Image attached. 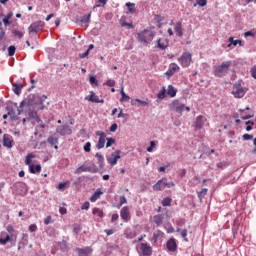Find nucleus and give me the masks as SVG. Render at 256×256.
<instances>
[{"label":"nucleus","mask_w":256,"mask_h":256,"mask_svg":"<svg viewBox=\"0 0 256 256\" xmlns=\"http://www.w3.org/2000/svg\"><path fill=\"white\" fill-rule=\"evenodd\" d=\"M138 43H143L144 45H149L153 39H155V32L152 30L144 29L141 32L135 34Z\"/></svg>","instance_id":"nucleus-1"},{"label":"nucleus","mask_w":256,"mask_h":256,"mask_svg":"<svg viewBox=\"0 0 256 256\" xmlns=\"http://www.w3.org/2000/svg\"><path fill=\"white\" fill-rule=\"evenodd\" d=\"M231 65H233V62L226 61V62H223L221 65L216 66L214 68L215 77H225V75L229 73V69L231 68Z\"/></svg>","instance_id":"nucleus-2"},{"label":"nucleus","mask_w":256,"mask_h":256,"mask_svg":"<svg viewBox=\"0 0 256 256\" xmlns=\"http://www.w3.org/2000/svg\"><path fill=\"white\" fill-rule=\"evenodd\" d=\"M13 195H19L20 197H25L27 195L29 189L27 188V184L23 182H16L11 187Z\"/></svg>","instance_id":"nucleus-3"},{"label":"nucleus","mask_w":256,"mask_h":256,"mask_svg":"<svg viewBox=\"0 0 256 256\" xmlns=\"http://www.w3.org/2000/svg\"><path fill=\"white\" fill-rule=\"evenodd\" d=\"M245 93H247V88H243V86H241V80L237 81L233 85L232 95H234L236 99H243V97H245Z\"/></svg>","instance_id":"nucleus-4"},{"label":"nucleus","mask_w":256,"mask_h":256,"mask_svg":"<svg viewBox=\"0 0 256 256\" xmlns=\"http://www.w3.org/2000/svg\"><path fill=\"white\" fill-rule=\"evenodd\" d=\"M35 105H37V96L35 94H29L24 100L20 103V109L23 107H29V109H35Z\"/></svg>","instance_id":"nucleus-5"},{"label":"nucleus","mask_w":256,"mask_h":256,"mask_svg":"<svg viewBox=\"0 0 256 256\" xmlns=\"http://www.w3.org/2000/svg\"><path fill=\"white\" fill-rule=\"evenodd\" d=\"M17 241V236L15 234H9L5 231L0 233V245H5L6 243H11Z\"/></svg>","instance_id":"nucleus-6"},{"label":"nucleus","mask_w":256,"mask_h":256,"mask_svg":"<svg viewBox=\"0 0 256 256\" xmlns=\"http://www.w3.org/2000/svg\"><path fill=\"white\" fill-rule=\"evenodd\" d=\"M172 109L176 111V113H183V111H191V108L185 106V104L181 103L179 100H174L172 102Z\"/></svg>","instance_id":"nucleus-7"},{"label":"nucleus","mask_w":256,"mask_h":256,"mask_svg":"<svg viewBox=\"0 0 256 256\" xmlns=\"http://www.w3.org/2000/svg\"><path fill=\"white\" fill-rule=\"evenodd\" d=\"M43 27H45V22L37 21L29 26L28 31L29 33H39V31H43Z\"/></svg>","instance_id":"nucleus-8"},{"label":"nucleus","mask_w":256,"mask_h":256,"mask_svg":"<svg viewBox=\"0 0 256 256\" xmlns=\"http://www.w3.org/2000/svg\"><path fill=\"white\" fill-rule=\"evenodd\" d=\"M15 107V109H13V107L11 106L6 107V111L8 112L10 119H12L13 121H15L17 117L21 115V110L19 109V107H17V104H15Z\"/></svg>","instance_id":"nucleus-9"},{"label":"nucleus","mask_w":256,"mask_h":256,"mask_svg":"<svg viewBox=\"0 0 256 256\" xmlns=\"http://www.w3.org/2000/svg\"><path fill=\"white\" fill-rule=\"evenodd\" d=\"M178 61L182 65V67H189V65H191V53H183L182 56L178 59Z\"/></svg>","instance_id":"nucleus-10"},{"label":"nucleus","mask_w":256,"mask_h":256,"mask_svg":"<svg viewBox=\"0 0 256 256\" xmlns=\"http://www.w3.org/2000/svg\"><path fill=\"white\" fill-rule=\"evenodd\" d=\"M115 154H112L111 157L108 158V163L111 165V167L115 166L117 161H119V159H121V150H116Z\"/></svg>","instance_id":"nucleus-11"},{"label":"nucleus","mask_w":256,"mask_h":256,"mask_svg":"<svg viewBox=\"0 0 256 256\" xmlns=\"http://www.w3.org/2000/svg\"><path fill=\"white\" fill-rule=\"evenodd\" d=\"M140 249L143 256H150L153 254V248L147 245V243H141Z\"/></svg>","instance_id":"nucleus-12"},{"label":"nucleus","mask_w":256,"mask_h":256,"mask_svg":"<svg viewBox=\"0 0 256 256\" xmlns=\"http://www.w3.org/2000/svg\"><path fill=\"white\" fill-rule=\"evenodd\" d=\"M165 187H167V178H162L161 180H159V181L153 186V190H154V191H163V189H165Z\"/></svg>","instance_id":"nucleus-13"},{"label":"nucleus","mask_w":256,"mask_h":256,"mask_svg":"<svg viewBox=\"0 0 256 256\" xmlns=\"http://www.w3.org/2000/svg\"><path fill=\"white\" fill-rule=\"evenodd\" d=\"M86 101L91 103H105V100L99 99V96L95 95V92L91 91L89 96L85 97Z\"/></svg>","instance_id":"nucleus-14"},{"label":"nucleus","mask_w":256,"mask_h":256,"mask_svg":"<svg viewBox=\"0 0 256 256\" xmlns=\"http://www.w3.org/2000/svg\"><path fill=\"white\" fill-rule=\"evenodd\" d=\"M157 49H160L161 51H165L169 47V40L167 38H160L157 40Z\"/></svg>","instance_id":"nucleus-15"},{"label":"nucleus","mask_w":256,"mask_h":256,"mask_svg":"<svg viewBox=\"0 0 256 256\" xmlns=\"http://www.w3.org/2000/svg\"><path fill=\"white\" fill-rule=\"evenodd\" d=\"M166 247L168 251L175 253V251H177V242L175 241V238H170L166 243Z\"/></svg>","instance_id":"nucleus-16"},{"label":"nucleus","mask_w":256,"mask_h":256,"mask_svg":"<svg viewBox=\"0 0 256 256\" xmlns=\"http://www.w3.org/2000/svg\"><path fill=\"white\" fill-rule=\"evenodd\" d=\"M56 132L59 133V135H71L73 131L71 130V127L69 126H62L56 129Z\"/></svg>","instance_id":"nucleus-17"},{"label":"nucleus","mask_w":256,"mask_h":256,"mask_svg":"<svg viewBox=\"0 0 256 256\" xmlns=\"http://www.w3.org/2000/svg\"><path fill=\"white\" fill-rule=\"evenodd\" d=\"M97 173V169H91V167H87L85 165H82L80 167H78L75 171L76 174H79V173Z\"/></svg>","instance_id":"nucleus-18"},{"label":"nucleus","mask_w":256,"mask_h":256,"mask_svg":"<svg viewBox=\"0 0 256 256\" xmlns=\"http://www.w3.org/2000/svg\"><path fill=\"white\" fill-rule=\"evenodd\" d=\"M3 146L11 149L13 147V139H11V135L4 134L3 136Z\"/></svg>","instance_id":"nucleus-19"},{"label":"nucleus","mask_w":256,"mask_h":256,"mask_svg":"<svg viewBox=\"0 0 256 256\" xmlns=\"http://www.w3.org/2000/svg\"><path fill=\"white\" fill-rule=\"evenodd\" d=\"M177 71H179V66L175 63L170 64L169 69L166 72V75L168 77H173V75H175V73H177Z\"/></svg>","instance_id":"nucleus-20"},{"label":"nucleus","mask_w":256,"mask_h":256,"mask_svg":"<svg viewBox=\"0 0 256 256\" xmlns=\"http://www.w3.org/2000/svg\"><path fill=\"white\" fill-rule=\"evenodd\" d=\"M131 105H134L136 107H147L149 105V102L140 99H132Z\"/></svg>","instance_id":"nucleus-21"},{"label":"nucleus","mask_w":256,"mask_h":256,"mask_svg":"<svg viewBox=\"0 0 256 256\" xmlns=\"http://www.w3.org/2000/svg\"><path fill=\"white\" fill-rule=\"evenodd\" d=\"M77 252L79 256H89L91 255V253H93V249H91L90 247L78 248Z\"/></svg>","instance_id":"nucleus-22"},{"label":"nucleus","mask_w":256,"mask_h":256,"mask_svg":"<svg viewBox=\"0 0 256 256\" xmlns=\"http://www.w3.org/2000/svg\"><path fill=\"white\" fill-rule=\"evenodd\" d=\"M120 217L123 221H129V206L123 207L120 211Z\"/></svg>","instance_id":"nucleus-23"},{"label":"nucleus","mask_w":256,"mask_h":256,"mask_svg":"<svg viewBox=\"0 0 256 256\" xmlns=\"http://www.w3.org/2000/svg\"><path fill=\"white\" fill-rule=\"evenodd\" d=\"M205 121H207V119L205 117L198 116L196 119V123H195L196 129H202L203 126L205 125Z\"/></svg>","instance_id":"nucleus-24"},{"label":"nucleus","mask_w":256,"mask_h":256,"mask_svg":"<svg viewBox=\"0 0 256 256\" xmlns=\"http://www.w3.org/2000/svg\"><path fill=\"white\" fill-rule=\"evenodd\" d=\"M28 116L30 119L36 121V123H41V118H39L37 115V111L31 110V108H29Z\"/></svg>","instance_id":"nucleus-25"},{"label":"nucleus","mask_w":256,"mask_h":256,"mask_svg":"<svg viewBox=\"0 0 256 256\" xmlns=\"http://www.w3.org/2000/svg\"><path fill=\"white\" fill-rule=\"evenodd\" d=\"M163 235H165V233H163L161 230L154 232L153 237L151 239V243L153 244L157 243V241H159V239H161Z\"/></svg>","instance_id":"nucleus-26"},{"label":"nucleus","mask_w":256,"mask_h":256,"mask_svg":"<svg viewBox=\"0 0 256 256\" xmlns=\"http://www.w3.org/2000/svg\"><path fill=\"white\" fill-rule=\"evenodd\" d=\"M103 195V191H101V188H98L95 193L90 197L91 203H95L97 199H100V197Z\"/></svg>","instance_id":"nucleus-27"},{"label":"nucleus","mask_w":256,"mask_h":256,"mask_svg":"<svg viewBox=\"0 0 256 256\" xmlns=\"http://www.w3.org/2000/svg\"><path fill=\"white\" fill-rule=\"evenodd\" d=\"M95 157L98 160V165L100 167V169H103L104 165H105V157L102 156L101 153L97 152Z\"/></svg>","instance_id":"nucleus-28"},{"label":"nucleus","mask_w":256,"mask_h":256,"mask_svg":"<svg viewBox=\"0 0 256 256\" xmlns=\"http://www.w3.org/2000/svg\"><path fill=\"white\" fill-rule=\"evenodd\" d=\"M174 31L178 37H183V27L181 25V22L176 23Z\"/></svg>","instance_id":"nucleus-29"},{"label":"nucleus","mask_w":256,"mask_h":256,"mask_svg":"<svg viewBox=\"0 0 256 256\" xmlns=\"http://www.w3.org/2000/svg\"><path fill=\"white\" fill-rule=\"evenodd\" d=\"M30 173H32L33 175L37 174V173H41V165H30L29 168Z\"/></svg>","instance_id":"nucleus-30"},{"label":"nucleus","mask_w":256,"mask_h":256,"mask_svg":"<svg viewBox=\"0 0 256 256\" xmlns=\"http://www.w3.org/2000/svg\"><path fill=\"white\" fill-rule=\"evenodd\" d=\"M47 141L50 145H54V149H59V146H57V143H59V138L50 136L48 137Z\"/></svg>","instance_id":"nucleus-31"},{"label":"nucleus","mask_w":256,"mask_h":256,"mask_svg":"<svg viewBox=\"0 0 256 256\" xmlns=\"http://www.w3.org/2000/svg\"><path fill=\"white\" fill-rule=\"evenodd\" d=\"M13 92L15 95H21V91L23 90V84H13Z\"/></svg>","instance_id":"nucleus-32"},{"label":"nucleus","mask_w":256,"mask_h":256,"mask_svg":"<svg viewBox=\"0 0 256 256\" xmlns=\"http://www.w3.org/2000/svg\"><path fill=\"white\" fill-rule=\"evenodd\" d=\"M153 223L157 225V227L163 225V216L162 215H155L153 217Z\"/></svg>","instance_id":"nucleus-33"},{"label":"nucleus","mask_w":256,"mask_h":256,"mask_svg":"<svg viewBox=\"0 0 256 256\" xmlns=\"http://www.w3.org/2000/svg\"><path fill=\"white\" fill-rule=\"evenodd\" d=\"M167 95H169V97H175L177 95V89H175L173 85H169L167 90Z\"/></svg>","instance_id":"nucleus-34"},{"label":"nucleus","mask_w":256,"mask_h":256,"mask_svg":"<svg viewBox=\"0 0 256 256\" xmlns=\"http://www.w3.org/2000/svg\"><path fill=\"white\" fill-rule=\"evenodd\" d=\"M32 159H35V155H33V153H29L27 156H26V159H25V163L26 165L29 166V169L31 168V165H34L32 163Z\"/></svg>","instance_id":"nucleus-35"},{"label":"nucleus","mask_w":256,"mask_h":256,"mask_svg":"<svg viewBox=\"0 0 256 256\" xmlns=\"http://www.w3.org/2000/svg\"><path fill=\"white\" fill-rule=\"evenodd\" d=\"M29 244V234H22V239L20 241V245H23V247L27 246Z\"/></svg>","instance_id":"nucleus-36"},{"label":"nucleus","mask_w":256,"mask_h":256,"mask_svg":"<svg viewBox=\"0 0 256 256\" xmlns=\"http://www.w3.org/2000/svg\"><path fill=\"white\" fill-rule=\"evenodd\" d=\"M229 44L227 45V47H231V45H233L234 47H237V45H241V40H234L233 37H230L228 39Z\"/></svg>","instance_id":"nucleus-37"},{"label":"nucleus","mask_w":256,"mask_h":256,"mask_svg":"<svg viewBox=\"0 0 256 256\" xmlns=\"http://www.w3.org/2000/svg\"><path fill=\"white\" fill-rule=\"evenodd\" d=\"M46 100H47V96H45V95H42L41 97L36 96L37 103H39L41 105L39 107V109H44L43 102L46 101Z\"/></svg>","instance_id":"nucleus-38"},{"label":"nucleus","mask_w":256,"mask_h":256,"mask_svg":"<svg viewBox=\"0 0 256 256\" xmlns=\"http://www.w3.org/2000/svg\"><path fill=\"white\" fill-rule=\"evenodd\" d=\"M120 94L122 95L120 101L123 102V101H129V99H131V97H129V95H126L125 94V91H124V87L122 86L121 87V90H120Z\"/></svg>","instance_id":"nucleus-39"},{"label":"nucleus","mask_w":256,"mask_h":256,"mask_svg":"<svg viewBox=\"0 0 256 256\" xmlns=\"http://www.w3.org/2000/svg\"><path fill=\"white\" fill-rule=\"evenodd\" d=\"M126 7L129 11V13H131L132 15H133V13H135V11H136L135 3L128 2V3H126Z\"/></svg>","instance_id":"nucleus-40"},{"label":"nucleus","mask_w":256,"mask_h":256,"mask_svg":"<svg viewBox=\"0 0 256 256\" xmlns=\"http://www.w3.org/2000/svg\"><path fill=\"white\" fill-rule=\"evenodd\" d=\"M105 139L106 137L99 138L98 143L96 144L97 149H103V147H105Z\"/></svg>","instance_id":"nucleus-41"},{"label":"nucleus","mask_w":256,"mask_h":256,"mask_svg":"<svg viewBox=\"0 0 256 256\" xmlns=\"http://www.w3.org/2000/svg\"><path fill=\"white\" fill-rule=\"evenodd\" d=\"M12 34L14 35V37H17V39H23V36L25 35V33L19 30H13Z\"/></svg>","instance_id":"nucleus-42"},{"label":"nucleus","mask_w":256,"mask_h":256,"mask_svg":"<svg viewBox=\"0 0 256 256\" xmlns=\"http://www.w3.org/2000/svg\"><path fill=\"white\" fill-rule=\"evenodd\" d=\"M80 21L81 23H89L91 21V13L82 16Z\"/></svg>","instance_id":"nucleus-43"},{"label":"nucleus","mask_w":256,"mask_h":256,"mask_svg":"<svg viewBox=\"0 0 256 256\" xmlns=\"http://www.w3.org/2000/svg\"><path fill=\"white\" fill-rule=\"evenodd\" d=\"M167 90L165 89V87H162L161 91L158 93L157 97L158 99H165Z\"/></svg>","instance_id":"nucleus-44"},{"label":"nucleus","mask_w":256,"mask_h":256,"mask_svg":"<svg viewBox=\"0 0 256 256\" xmlns=\"http://www.w3.org/2000/svg\"><path fill=\"white\" fill-rule=\"evenodd\" d=\"M92 213L93 215H97V217H103V210L99 208H94Z\"/></svg>","instance_id":"nucleus-45"},{"label":"nucleus","mask_w":256,"mask_h":256,"mask_svg":"<svg viewBox=\"0 0 256 256\" xmlns=\"http://www.w3.org/2000/svg\"><path fill=\"white\" fill-rule=\"evenodd\" d=\"M162 205L163 207H169V205H171V198L169 197L164 198L162 201Z\"/></svg>","instance_id":"nucleus-46"},{"label":"nucleus","mask_w":256,"mask_h":256,"mask_svg":"<svg viewBox=\"0 0 256 256\" xmlns=\"http://www.w3.org/2000/svg\"><path fill=\"white\" fill-rule=\"evenodd\" d=\"M106 147L107 149H109V147H111V145H114L115 143V139L114 138H106Z\"/></svg>","instance_id":"nucleus-47"},{"label":"nucleus","mask_w":256,"mask_h":256,"mask_svg":"<svg viewBox=\"0 0 256 256\" xmlns=\"http://www.w3.org/2000/svg\"><path fill=\"white\" fill-rule=\"evenodd\" d=\"M15 51H16L15 46L8 47V55H9V57H13V55H15Z\"/></svg>","instance_id":"nucleus-48"},{"label":"nucleus","mask_w":256,"mask_h":256,"mask_svg":"<svg viewBox=\"0 0 256 256\" xmlns=\"http://www.w3.org/2000/svg\"><path fill=\"white\" fill-rule=\"evenodd\" d=\"M6 231H7V233H8L9 235H15V229L13 228L12 225H8V226L6 227Z\"/></svg>","instance_id":"nucleus-49"},{"label":"nucleus","mask_w":256,"mask_h":256,"mask_svg":"<svg viewBox=\"0 0 256 256\" xmlns=\"http://www.w3.org/2000/svg\"><path fill=\"white\" fill-rule=\"evenodd\" d=\"M207 191V188H203L200 192H198L199 199H201V197H205V195H207Z\"/></svg>","instance_id":"nucleus-50"},{"label":"nucleus","mask_w":256,"mask_h":256,"mask_svg":"<svg viewBox=\"0 0 256 256\" xmlns=\"http://www.w3.org/2000/svg\"><path fill=\"white\" fill-rule=\"evenodd\" d=\"M73 229H74V233H76V235H78V233H81V225L74 224Z\"/></svg>","instance_id":"nucleus-51"},{"label":"nucleus","mask_w":256,"mask_h":256,"mask_svg":"<svg viewBox=\"0 0 256 256\" xmlns=\"http://www.w3.org/2000/svg\"><path fill=\"white\" fill-rule=\"evenodd\" d=\"M104 85H107V87H115V80L109 79Z\"/></svg>","instance_id":"nucleus-52"},{"label":"nucleus","mask_w":256,"mask_h":256,"mask_svg":"<svg viewBox=\"0 0 256 256\" xmlns=\"http://www.w3.org/2000/svg\"><path fill=\"white\" fill-rule=\"evenodd\" d=\"M84 151L86 153H90L91 152V142H87L85 145H84Z\"/></svg>","instance_id":"nucleus-53"},{"label":"nucleus","mask_w":256,"mask_h":256,"mask_svg":"<svg viewBox=\"0 0 256 256\" xmlns=\"http://www.w3.org/2000/svg\"><path fill=\"white\" fill-rule=\"evenodd\" d=\"M176 225H178V227H183V225H185V219L180 218L176 221Z\"/></svg>","instance_id":"nucleus-54"},{"label":"nucleus","mask_w":256,"mask_h":256,"mask_svg":"<svg viewBox=\"0 0 256 256\" xmlns=\"http://www.w3.org/2000/svg\"><path fill=\"white\" fill-rule=\"evenodd\" d=\"M95 135H97L98 137H100L99 139H102L104 137H107V134H105V132L102 131H96Z\"/></svg>","instance_id":"nucleus-55"},{"label":"nucleus","mask_w":256,"mask_h":256,"mask_svg":"<svg viewBox=\"0 0 256 256\" xmlns=\"http://www.w3.org/2000/svg\"><path fill=\"white\" fill-rule=\"evenodd\" d=\"M155 141H151L150 142V146L147 148L148 153H152L153 152V147H155Z\"/></svg>","instance_id":"nucleus-56"},{"label":"nucleus","mask_w":256,"mask_h":256,"mask_svg":"<svg viewBox=\"0 0 256 256\" xmlns=\"http://www.w3.org/2000/svg\"><path fill=\"white\" fill-rule=\"evenodd\" d=\"M242 137L244 141H251L253 139V135L251 134H244Z\"/></svg>","instance_id":"nucleus-57"},{"label":"nucleus","mask_w":256,"mask_h":256,"mask_svg":"<svg viewBox=\"0 0 256 256\" xmlns=\"http://www.w3.org/2000/svg\"><path fill=\"white\" fill-rule=\"evenodd\" d=\"M2 21L5 25V27H9V25H11V21L9 20V18H6V16H4Z\"/></svg>","instance_id":"nucleus-58"},{"label":"nucleus","mask_w":256,"mask_h":256,"mask_svg":"<svg viewBox=\"0 0 256 256\" xmlns=\"http://www.w3.org/2000/svg\"><path fill=\"white\" fill-rule=\"evenodd\" d=\"M29 231H31V233H35V231H37V225L36 224H31L29 226Z\"/></svg>","instance_id":"nucleus-59"},{"label":"nucleus","mask_w":256,"mask_h":256,"mask_svg":"<svg viewBox=\"0 0 256 256\" xmlns=\"http://www.w3.org/2000/svg\"><path fill=\"white\" fill-rule=\"evenodd\" d=\"M90 205H91V204H90L89 202H85V203L81 206V209L87 211V210L89 209Z\"/></svg>","instance_id":"nucleus-60"},{"label":"nucleus","mask_w":256,"mask_h":256,"mask_svg":"<svg viewBox=\"0 0 256 256\" xmlns=\"http://www.w3.org/2000/svg\"><path fill=\"white\" fill-rule=\"evenodd\" d=\"M181 237L187 241V229L181 231Z\"/></svg>","instance_id":"nucleus-61"},{"label":"nucleus","mask_w":256,"mask_h":256,"mask_svg":"<svg viewBox=\"0 0 256 256\" xmlns=\"http://www.w3.org/2000/svg\"><path fill=\"white\" fill-rule=\"evenodd\" d=\"M125 203H127V198H125V196H121V197H120V207H121L122 205H125Z\"/></svg>","instance_id":"nucleus-62"},{"label":"nucleus","mask_w":256,"mask_h":256,"mask_svg":"<svg viewBox=\"0 0 256 256\" xmlns=\"http://www.w3.org/2000/svg\"><path fill=\"white\" fill-rule=\"evenodd\" d=\"M110 131L111 133H115V131H117V124H112L111 127H110Z\"/></svg>","instance_id":"nucleus-63"},{"label":"nucleus","mask_w":256,"mask_h":256,"mask_svg":"<svg viewBox=\"0 0 256 256\" xmlns=\"http://www.w3.org/2000/svg\"><path fill=\"white\" fill-rule=\"evenodd\" d=\"M251 75H252V77H253L254 79H256V67H253V68L251 69Z\"/></svg>","instance_id":"nucleus-64"}]
</instances>
